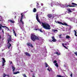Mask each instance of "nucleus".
Returning <instances> with one entry per match:
<instances>
[{"label": "nucleus", "instance_id": "obj_36", "mask_svg": "<svg viewBox=\"0 0 77 77\" xmlns=\"http://www.w3.org/2000/svg\"><path fill=\"white\" fill-rule=\"evenodd\" d=\"M2 30V33H3V34H4V31H3V29H1Z\"/></svg>", "mask_w": 77, "mask_h": 77}, {"label": "nucleus", "instance_id": "obj_14", "mask_svg": "<svg viewBox=\"0 0 77 77\" xmlns=\"http://www.w3.org/2000/svg\"><path fill=\"white\" fill-rule=\"evenodd\" d=\"M12 68L13 69V72H14V71H15V67L13 66H12Z\"/></svg>", "mask_w": 77, "mask_h": 77}, {"label": "nucleus", "instance_id": "obj_15", "mask_svg": "<svg viewBox=\"0 0 77 77\" xmlns=\"http://www.w3.org/2000/svg\"><path fill=\"white\" fill-rule=\"evenodd\" d=\"M8 21L11 23H12L13 24H14V21H13L12 20H8Z\"/></svg>", "mask_w": 77, "mask_h": 77}, {"label": "nucleus", "instance_id": "obj_32", "mask_svg": "<svg viewBox=\"0 0 77 77\" xmlns=\"http://www.w3.org/2000/svg\"><path fill=\"white\" fill-rule=\"evenodd\" d=\"M56 54H57L58 55H60V53H58V52H57L56 53Z\"/></svg>", "mask_w": 77, "mask_h": 77}, {"label": "nucleus", "instance_id": "obj_35", "mask_svg": "<svg viewBox=\"0 0 77 77\" xmlns=\"http://www.w3.org/2000/svg\"><path fill=\"white\" fill-rule=\"evenodd\" d=\"M62 36V35H59V38H62V36Z\"/></svg>", "mask_w": 77, "mask_h": 77}, {"label": "nucleus", "instance_id": "obj_13", "mask_svg": "<svg viewBox=\"0 0 77 77\" xmlns=\"http://www.w3.org/2000/svg\"><path fill=\"white\" fill-rule=\"evenodd\" d=\"M65 6L66 7V8H68V6L69 7H75V5H69Z\"/></svg>", "mask_w": 77, "mask_h": 77}, {"label": "nucleus", "instance_id": "obj_34", "mask_svg": "<svg viewBox=\"0 0 77 77\" xmlns=\"http://www.w3.org/2000/svg\"><path fill=\"white\" fill-rule=\"evenodd\" d=\"M68 11L69 12H72V11H71V10H70V9H69L68 10Z\"/></svg>", "mask_w": 77, "mask_h": 77}, {"label": "nucleus", "instance_id": "obj_9", "mask_svg": "<svg viewBox=\"0 0 77 77\" xmlns=\"http://www.w3.org/2000/svg\"><path fill=\"white\" fill-rule=\"evenodd\" d=\"M62 25H63V26H69L70 27V29H71V26L70 25H68V24H67V23H63V24Z\"/></svg>", "mask_w": 77, "mask_h": 77}, {"label": "nucleus", "instance_id": "obj_38", "mask_svg": "<svg viewBox=\"0 0 77 77\" xmlns=\"http://www.w3.org/2000/svg\"><path fill=\"white\" fill-rule=\"evenodd\" d=\"M23 76H24V77H27V76H26V75L25 74H23Z\"/></svg>", "mask_w": 77, "mask_h": 77}, {"label": "nucleus", "instance_id": "obj_8", "mask_svg": "<svg viewBox=\"0 0 77 77\" xmlns=\"http://www.w3.org/2000/svg\"><path fill=\"white\" fill-rule=\"evenodd\" d=\"M9 36V38L7 40V41H8V43H10V41L12 42V37H11V36L10 35Z\"/></svg>", "mask_w": 77, "mask_h": 77}, {"label": "nucleus", "instance_id": "obj_28", "mask_svg": "<svg viewBox=\"0 0 77 77\" xmlns=\"http://www.w3.org/2000/svg\"><path fill=\"white\" fill-rule=\"evenodd\" d=\"M39 3H38L36 5L37 8H39Z\"/></svg>", "mask_w": 77, "mask_h": 77}, {"label": "nucleus", "instance_id": "obj_53", "mask_svg": "<svg viewBox=\"0 0 77 77\" xmlns=\"http://www.w3.org/2000/svg\"><path fill=\"white\" fill-rule=\"evenodd\" d=\"M32 5H31L30 6H31Z\"/></svg>", "mask_w": 77, "mask_h": 77}, {"label": "nucleus", "instance_id": "obj_42", "mask_svg": "<svg viewBox=\"0 0 77 77\" xmlns=\"http://www.w3.org/2000/svg\"><path fill=\"white\" fill-rule=\"evenodd\" d=\"M35 30H38V29H34Z\"/></svg>", "mask_w": 77, "mask_h": 77}, {"label": "nucleus", "instance_id": "obj_41", "mask_svg": "<svg viewBox=\"0 0 77 77\" xmlns=\"http://www.w3.org/2000/svg\"><path fill=\"white\" fill-rule=\"evenodd\" d=\"M70 76L71 77H72V74H71V75H70Z\"/></svg>", "mask_w": 77, "mask_h": 77}, {"label": "nucleus", "instance_id": "obj_11", "mask_svg": "<svg viewBox=\"0 0 77 77\" xmlns=\"http://www.w3.org/2000/svg\"><path fill=\"white\" fill-rule=\"evenodd\" d=\"M27 46L29 47V46L30 47H32V48H33V46L32 45V44H30V43H28L27 44Z\"/></svg>", "mask_w": 77, "mask_h": 77}, {"label": "nucleus", "instance_id": "obj_45", "mask_svg": "<svg viewBox=\"0 0 77 77\" xmlns=\"http://www.w3.org/2000/svg\"><path fill=\"white\" fill-rule=\"evenodd\" d=\"M0 39H2V37H1V35H0Z\"/></svg>", "mask_w": 77, "mask_h": 77}, {"label": "nucleus", "instance_id": "obj_4", "mask_svg": "<svg viewBox=\"0 0 77 77\" xmlns=\"http://www.w3.org/2000/svg\"><path fill=\"white\" fill-rule=\"evenodd\" d=\"M36 19L38 22L40 24H41V21H40V20L39 19V17H38V14H36Z\"/></svg>", "mask_w": 77, "mask_h": 77}, {"label": "nucleus", "instance_id": "obj_21", "mask_svg": "<svg viewBox=\"0 0 77 77\" xmlns=\"http://www.w3.org/2000/svg\"><path fill=\"white\" fill-rule=\"evenodd\" d=\"M3 27V28H4V27H6L5 26H2V24H0V27Z\"/></svg>", "mask_w": 77, "mask_h": 77}, {"label": "nucleus", "instance_id": "obj_27", "mask_svg": "<svg viewBox=\"0 0 77 77\" xmlns=\"http://www.w3.org/2000/svg\"><path fill=\"white\" fill-rule=\"evenodd\" d=\"M51 6L52 7L53 6H54V4H53V3H52L51 4Z\"/></svg>", "mask_w": 77, "mask_h": 77}, {"label": "nucleus", "instance_id": "obj_20", "mask_svg": "<svg viewBox=\"0 0 77 77\" xmlns=\"http://www.w3.org/2000/svg\"><path fill=\"white\" fill-rule=\"evenodd\" d=\"M13 31L14 32V33L15 35V36L16 37H17V34L15 32V31H14V30L13 29Z\"/></svg>", "mask_w": 77, "mask_h": 77}, {"label": "nucleus", "instance_id": "obj_1", "mask_svg": "<svg viewBox=\"0 0 77 77\" xmlns=\"http://www.w3.org/2000/svg\"><path fill=\"white\" fill-rule=\"evenodd\" d=\"M42 26H43V27L44 29H45L47 30H50L51 29V26L48 23H44L42 22Z\"/></svg>", "mask_w": 77, "mask_h": 77}, {"label": "nucleus", "instance_id": "obj_23", "mask_svg": "<svg viewBox=\"0 0 77 77\" xmlns=\"http://www.w3.org/2000/svg\"><path fill=\"white\" fill-rule=\"evenodd\" d=\"M45 67H48V64L47 63H45Z\"/></svg>", "mask_w": 77, "mask_h": 77}, {"label": "nucleus", "instance_id": "obj_49", "mask_svg": "<svg viewBox=\"0 0 77 77\" xmlns=\"http://www.w3.org/2000/svg\"><path fill=\"white\" fill-rule=\"evenodd\" d=\"M67 45V44H64L65 45Z\"/></svg>", "mask_w": 77, "mask_h": 77}, {"label": "nucleus", "instance_id": "obj_18", "mask_svg": "<svg viewBox=\"0 0 77 77\" xmlns=\"http://www.w3.org/2000/svg\"><path fill=\"white\" fill-rule=\"evenodd\" d=\"M57 23H58V24H62V25L63 23L60 22H59V21H57Z\"/></svg>", "mask_w": 77, "mask_h": 77}, {"label": "nucleus", "instance_id": "obj_26", "mask_svg": "<svg viewBox=\"0 0 77 77\" xmlns=\"http://www.w3.org/2000/svg\"><path fill=\"white\" fill-rule=\"evenodd\" d=\"M55 65L56 66H57V67H59V66L58 65V64H57V63H56Z\"/></svg>", "mask_w": 77, "mask_h": 77}, {"label": "nucleus", "instance_id": "obj_12", "mask_svg": "<svg viewBox=\"0 0 77 77\" xmlns=\"http://www.w3.org/2000/svg\"><path fill=\"white\" fill-rule=\"evenodd\" d=\"M25 54L26 55V56H31V55L30 54H29V53L27 52H24Z\"/></svg>", "mask_w": 77, "mask_h": 77}, {"label": "nucleus", "instance_id": "obj_30", "mask_svg": "<svg viewBox=\"0 0 77 77\" xmlns=\"http://www.w3.org/2000/svg\"><path fill=\"white\" fill-rule=\"evenodd\" d=\"M7 75H6V74L5 73H4L3 74V77H6V76H7Z\"/></svg>", "mask_w": 77, "mask_h": 77}, {"label": "nucleus", "instance_id": "obj_33", "mask_svg": "<svg viewBox=\"0 0 77 77\" xmlns=\"http://www.w3.org/2000/svg\"><path fill=\"white\" fill-rule=\"evenodd\" d=\"M74 31L75 32V35H77V32H76V31L74 30Z\"/></svg>", "mask_w": 77, "mask_h": 77}, {"label": "nucleus", "instance_id": "obj_46", "mask_svg": "<svg viewBox=\"0 0 77 77\" xmlns=\"http://www.w3.org/2000/svg\"><path fill=\"white\" fill-rule=\"evenodd\" d=\"M1 29H2V27H0V30H1Z\"/></svg>", "mask_w": 77, "mask_h": 77}, {"label": "nucleus", "instance_id": "obj_25", "mask_svg": "<svg viewBox=\"0 0 77 77\" xmlns=\"http://www.w3.org/2000/svg\"><path fill=\"white\" fill-rule=\"evenodd\" d=\"M47 70L49 71V72H50L51 70V69H50V67H48V68L47 69Z\"/></svg>", "mask_w": 77, "mask_h": 77}, {"label": "nucleus", "instance_id": "obj_29", "mask_svg": "<svg viewBox=\"0 0 77 77\" xmlns=\"http://www.w3.org/2000/svg\"><path fill=\"white\" fill-rule=\"evenodd\" d=\"M62 45H63V47H64V48H67V47H66V46H65L64 45V44L63 43V44H62Z\"/></svg>", "mask_w": 77, "mask_h": 77}, {"label": "nucleus", "instance_id": "obj_7", "mask_svg": "<svg viewBox=\"0 0 77 77\" xmlns=\"http://www.w3.org/2000/svg\"><path fill=\"white\" fill-rule=\"evenodd\" d=\"M48 17L49 18H50L51 20H53L54 19V17H53V15L49 14L48 15Z\"/></svg>", "mask_w": 77, "mask_h": 77}, {"label": "nucleus", "instance_id": "obj_48", "mask_svg": "<svg viewBox=\"0 0 77 77\" xmlns=\"http://www.w3.org/2000/svg\"><path fill=\"white\" fill-rule=\"evenodd\" d=\"M14 19H16V16H14Z\"/></svg>", "mask_w": 77, "mask_h": 77}, {"label": "nucleus", "instance_id": "obj_5", "mask_svg": "<svg viewBox=\"0 0 77 77\" xmlns=\"http://www.w3.org/2000/svg\"><path fill=\"white\" fill-rule=\"evenodd\" d=\"M2 59L3 60L2 65V66H4L6 65V63H6V60H5V59L4 58H2Z\"/></svg>", "mask_w": 77, "mask_h": 77}, {"label": "nucleus", "instance_id": "obj_50", "mask_svg": "<svg viewBox=\"0 0 77 77\" xmlns=\"http://www.w3.org/2000/svg\"><path fill=\"white\" fill-rule=\"evenodd\" d=\"M32 77H35V75H32Z\"/></svg>", "mask_w": 77, "mask_h": 77}, {"label": "nucleus", "instance_id": "obj_47", "mask_svg": "<svg viewBox=\"0 0 77 77\" xmlns=\"http://www.w3.org/2000/svg\"><path fill=\"white\" fill-rule=\"evenodd\" d=\"M41 6H43V4H41Z\"/></svg>", "mask_w": 77, "mask_h": 77}, {"label": "nucleus", "instance_id": "obj_19", "mask_svg": "<svg viewBox=\"0 0 77 77\" xmlns=\"http://www.w3.org/2000/svg\"><path fill=\"white\" fill-rule=\"evenodd\" d=\"M14 74H18V73H20V72H13Z\"/></svg>", "mask_w": 77, "mask_h": 77}, {"label": "nucleus", "instance_id": "obj_3", "mask_svg": "<svg viewBox=\"0 0 77 77\" xmlns=\"http://www.w3.org/2000/svg\"><path fill=\"white\" fill-rule=\"evenodd\" d=\"M52 39L53 40H51V39L49 40V42H56V41H57V40L55 39V38H54V36L52 37Z\"/></svg>", "mask_w": 77, "mask_h": 77}, {"label": "nucleus", "instance_id": "obj_37", "mask_svg": "<svg viewBox=\"0 0 77 77\" xmlns=\"http://www.w3.org/2000/svg\"><path fill=\"white\" fill-rule=\"evenodd\" d=\"M56 62H57V61L55 60H54V63H56Z\"/></svg>", "mask_w": 77, "mask_h": 77}, {"label": "nucleus", "instance_id": "obj_17", "mask_svg": "<svg viewBox=\"0 0 77 77\" xmlns=\"http://www.w3.org/2000/svg\"><path fill=\"white\" fill-rule=\"evenodd\" d=\"M66 39H69L70 38V36L69 35H67L66 37Z\"/></svg>", "mask_w": 77, "mask_h": 77}, {"label": "nucleus", "instance_id": "obj_16", "mask_svg": "<svg viewBox=\"0 0 77 77\" xmlns=\"http://www.w3.org/2000/svg\"><path fill=\"white\" fill-rule=\"evenodd\" d=\"M52 30L54 32V33H55L56 32H58V30L54 29H52Z\"/></svg>", "mask_w": 77, "mask_h": 77}, {"label": "nucleus", "instance_id": "obj_31", "mask_svg": "<svg viewBox=\"0 0 77 77\" xmlns=\"http://www.w3.org/2000/svg\"><path fill=\"white\" fill-rule=\"evenodd\" d=\"M38 30H39L40 32H42V33H43V31H42V29H38Z\"/></svg>", "mask_w": 77, "mask_h": 77}, {"label": "nucleus", "instance_id": "obj_6", "mask_svg": "<svg viewBox=\"0 0 77 77\" xmlns=\"http://www.w3.org/2000/svg\"><path fill=\"white\" fill-rule=\"evenodd\" d=\"M23 13L21 14V18L20 20V21L21 23H22V24L23 25L24 24V23H23V21H22V20H23Z\"/></svg>", "mask_w": 77, "mask_h": 77}, {"label": "nucleus", "instance_id": "obj_2", "mask_svg": "<svg viewBox=\"0 0 77 77\" xmlns=\"http://www.w3.org/2000/svg\"><path fill=\"white\" fill-rule=\"evenodd\" d=\"M31 39L33 41L35 42L36 40H38L39 41V38L38 37V36L34 35V34H32L31 35Z\"/></svg>", "mask_w": 77, "mask_h": 77}, {"label": "nucleus", "instance_id": "obj_44", "mask_svg": "<svg viewBox=\"0 0 77 77\" xmlns=\"http://www.w3.org/2000/svg\"><path fill=\"white\" fill-rule=\"evenodd\" d=\"M7 76L8 77H9V75H7Z\"/></svg>", "mask_w": 77, "mask_h": 77}, {"label": "nucleus", "instance_id": "obj_24", "mask_svg": "<svg viewBox=\"0 0 77 77\" xmlns=\"http://www.w3.org/2000/svg\"><path fill=\"white\" fill-rule=\"evenodd\" d=\"M72 5H75L76 6H77V5L76 4L73 2L72 3Z\"/></svg>", "mask_w": 77, "mask_h": 77}, {"label": "nucleus", "instance_id": "obj_52", "mask_svg": "<svg viewBox=\"0 0 77 77\" xmlns=\"http://www.w3.org/2000/svg\"><path fill=\"white\" fill-rule=\"evenodd\" d=\"M55 23H57V21H55Z\"/></svg>", "mask_w": 77, "mask_h": 77}, {"label": "nucleus", "instance_id": "obj_22", "mask_svg": "<svg viewBox=\"0 0 77 77\" xmlns=\"http://www.w3.org/2000/svg\"><path fill=\"white\" fill-rule=\"evenodd\" d=\"M33 12H36V9L35 8H34L33 10Z\"/></svg>", "mask_w": 77, "mask_h": 77}, {"label": "nucleus", "instance_id": "obj_40", "mask_svg": "<svg viewBox=\"0 0 77 77\" xmlns=\"http://www.w3.org/2000/svg\"><path fill=\"white\" fill-rule=\"evenodd\" d=\"M74 54H75L77 56V52H75L74 53Z\"/></svg>", "mask_w": 77, "mask_h": 77}, {"label": "nucleus", "instance_id": "obj_51", "mask_svg": "<svg viewBox=\"0 0 77 77\" xmlns=\"http://www.w3.org/2000/svg\"><path fill=\"white\" fill-rule=\"evenodd\" d=\"M23 17H25V15H24L23 16Z\"/></svg>", "mask_w": 77, "mask_h": 77}, {"label": "nucleus", "instance_id": "obj_39", "mask_svg": "<svg viewBox=\"0 0 77 77\" xmlns=\"http://www.w3.org/2000/svg\"><path fill=\"white\" fill-rule=\"evenodd\" d=\"M6 27V28H7V29L8 30H9V28H8V27H6H6Z\"/></svg>", "mask_w": 77, "mask_h": 77}, {"label": "nucleus", "instance_id": "obj_10", "mask_svg": "<svg viewBox=\"0 0 77 77\" xmlns=\"http://www.w3.org/2000/svg\"><path fill=\"white\" fill-rule=\"evenodd\" d=\"M7 47L8 49H10V48L12 46V45L10 44V43H7Z\"/></svg>", "mask_w": 77, "mask_h": 77}, {"label": "nucleus", "instance_id": "obj_43", "mask_svg": "<svg viewBox=\"0 0 77 77\" xmlns=\"http://www.w3.org/2000/svg\"><path fill=\"white\" fill-rule=\"evenodd\" d=\"M12 63H12V62H10V64H12Z\"/></svg>", "mask_w": 77, "mask_h": 77}]
</instances>
